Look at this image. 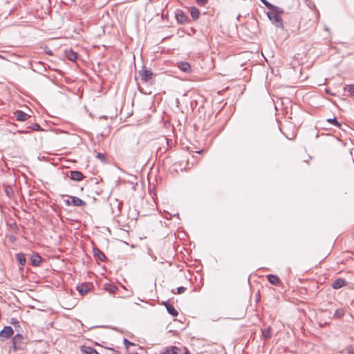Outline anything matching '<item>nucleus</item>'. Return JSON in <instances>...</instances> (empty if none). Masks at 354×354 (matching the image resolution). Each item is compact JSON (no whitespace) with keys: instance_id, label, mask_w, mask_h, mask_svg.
<instances>
[{"instance_id":"nucleus-1","label":"nucleus","mask_w":354,"mask_h":354,"mask_svg":"<svg viewBox=\"0 0 354 354\" xmlns=\"http://www.w3.org/2000/svg\"><path fill=\"white\" fill-rule=\"evenodd\" d=\"M283 12V10L281 8L276 6V9H271L267 12V15L277 27L283 28V19L280 17Z\"/></svg>"},{"instance_id":"nucleus-36","label":"nucleus","mask_w":354,"mask_h":354,"mask_svg":"<svg viewBox=\"0 0 354 354\" xmlns=\"http://www.w3.org/2000/svg\"><path fill=\"white\" fill-rule=\"evenodd\" d=\"M19 133H29V131H19Z\"/></svg>"},{"instance_id":"nucleus-30","label":"nucleus","mask_w":354,"mask_h":354,"mask_svg":"<svg viewBox=\"0 0 354 354\" xmlns=\"http://www.w3.org/2000/svg\"><path fill=\"white\" fill-rule=\"evenodd\" d=\"M348 91L349 92L351 95L354 96V84L348 85Z\"/></svg>"},{"instance_id":"nucleus-27","label":"nucleus","mask_w":354,"mask_h":354,"mask_svg":"<svg viewBox=\"0 0 354 354\" xmlns=\"http://www.w3.org/2000/svg\"><path fill=\"white\" fill-rule=\"evenodd\" d=\"M344 315V310L342 308L337 309L335 313V316L337 318H342Z\"/></svg>"},{"instance_id":"nucleus-34","label":"nucleus","mask_w":354,"mask_h":354,"mask_svg":"<svg viewBox=\"0 0 354 354\" xmlns=\"http://www.w3.org/2000/svg\"><path fill=\"white\" fill-rule=\"evenodd\" d=\"M45 53L48 55H53V51L48 48L47 46L45 47Z\"/></svg>"},{"instance_id":"nucleus-10","label":"nucleus","mask_w":354,"mask_h":354,"mask_svg":"<svg viewBox=\"0 0 354 354\" xmlns=\"http://www.w3.org/2000/svg\"><path fill=\"white\" fill-rule=\"evenodd\" d=\"M14 115L19 121H26L30 118L29 115L21 110L16 111Z\"/></svg>"},{"instance_id":"nucleus-9","label":"nucleus","mask_w":354,"mask_h":354,"mask_svg":"<svg viewBox=\"0 0 354 354\" xmlns=\"http://www.w3.org/2000/svg\"><path fill=\"white\" fill-rule=\"evenodd\" d=\"M76 288L81 295H85L90 290V286L88 283H83L78 285Z\"/></svg>"},{"instance_id":"nucleus-5","label":"nucleus","mask_w":354,"mask_h":354,"mask_svg":"<svg viewBox=\"0 0 354 354\" xmlns=\"http://www.w3.org/2000/svg\"><path fill=\"white\" fill-rule=\"evenodd\" d=\"M24 337L19 334H16L12 337V348L15 351H17L21 348L23 344Z\"/></svg>"},{"instance_id":"nucleus-33","label":"nucleus","mask_w":354,"mask_h":354,"mask_svg":"<svg viewBox=\"0 0 354 354\" xmlns=\"http://www.w3.org/2000/svg\"><path fill=\"white\" fill-rule=\"evenodd\" d=\"M124 343L125 346H126V348H128L129 346H131V345H133V343L130 342H129V341H128L127 339H124Z\"/></svg>"},{"instance_id":"nucleus-15","label":"nucleus","mask_w":354,"mask_h":354,"mask_svg":"<svg viewBox=\"0 0 354 354\" xmlns=\"http://www.w3.org/2000/svg\"><path fill=\"white\" fill-rule=\"evenodd\" d=\"M267 278H268V281L271 284L277 286H279L281 285V281L277 275L270 274L267 276Z\"/></svg>"},{"instance_id":"nucleus-20","label":"nucleus","mask_w":354,"mask_h":354,"mask_svg":"<svg viewBox=\"0 0 354 354\" xmlns=\"http://www.w3.org/2000/svg\"><path fill=\"white\" fill-rule=\"evenodd\" d=\"M262 336L265 339H270L271 337V327L268 326L262 330Z\"/></svg>"},{"instance_id":"nucleus-4","label":"nucleus","mask_w":354,"mask_h":354,"mask_svg":"<svg viewBox=\"0 0 354 354\" xmlns=\"http://www.w3.org/2000/svg\"><path fill=\"white\" fill-rule=\"evenodd\" d=\"M14 334V330L11 326H5L0 331V339L4 341L5 339L10 338Z\"/></svg>"},{"instance_id":"nucleus-11","label":"nucleus","mask_w":354,"mask_h":354,"mask_svg":"<svg viewBox=\"0 0 354 354\" xmlns=\"http://www.w3.org/2000/svg\"><path fill=\"white\" fill-rule=\"evenodd\" d=\"M64 54L66 58L70 61L75 62L77 59V53L71 48L65 50Z\"/></svg>"},{"instance_id":"nucleus-25","label":"nucleus","mask_w":354,"mask_h":354,"mask_svg":"<svg viewBox=\"0 0 354 354\" xmlns=\"http://www.w3.org/2000/svg\"><path fill=\"white\" fill-rule=\"evenodd\" d=\"M96 158L101 160L102 162H106V155L102 153H97Z\"/></svg>"},{"instance_id":"nucleus-2","label":"nucleus","mask_w":354,"mask_h":354,"mask_svg":"<svg viewBox=\"0 0 354 354\" xmlns=\"http://www.w3.org/2000/svg\"><path fill=\"white\" fill-rule=\"evenodd\" d=\"M66 203L75 207H82L86 205L85 201L76 196H69L68 199L66 201Z\"/></svg>"},{"instance_id":"nucleus-29","label":"nucleus","mask_w":354,"mask_h":354,"mask_svg":"<svg viewBox=\"0 0 354 354\" xmlns=\"http://www.w3.org/2000/svg\"><path fill=\"white\" fill-rule=\"evenodd\" d=\"M196 1L200 6H205L208 3V0H196Z\"/></svg>"},{"instance_id":"nucleus-3","label":"nucleus","mask_w":354,"mask_h":354,"mask_svg":"<svg viewBox=\"0 0 354 354\" xmlns=\"http://www.w3.org/2000/svg\"><path fill=\"white\" fill-rule=\"evenodd\" d=\"M139 74L141 77V81L142 82H150L153 76V73L151 72V70L148 69H143L142 71H139Z\"/></svg>"},{"instance_id":"nucleus-32","label":"nucleus","mask_w":354,"mask_h":354,"mask_svg":"<svg viewBox=\"0 0 354 354\" xmlns=\"http://www.w3.org/2000/svg\"><path fill=\"white\" fill-rule=\"evenodd\" d=\"M12 230L15 232H17V231L19 230V227L17 225V224L15 223H12L11 225H10Z\"/></svg>"},{"instance_id":"nucleus-38","label":"nucleus","mask_w":354,"mask_h":354,"mask_svg":"<svg viewBox=\"0 0 354 354\" xmlns=\"http://www.w3.org/2000/svg\"><path fill=\"white\" fill-rule=\"evenodd\" d=\"M185 352L183 354H189V352L187 350V348H185Z\"/></svg>"},{"instance_id":"nucleus-39","label":"nucleus","mask_w":354,"mask_h":354,"mask_svg":"<svg viewBox=\"0 0 354 354\" xmlns=\"http://www.w3.org/2000/svg\"><path fill=\"white\" fill-rule=\"evenodd\" d=\"M203 152V150H200V151H196V153H201Z\"/></svg>"},{"instance_id":"nucleus-35","label":"nucleus","mask_w":354,"mask_h":354,"mask_svg":"<svg viewBox=\"0 0 354 354\" xmlns=\"http://www.w3.org/2000/svg\"><path fill=\"white\" fill-rule=\"evenodd\" d=\"M8 240L12 243H14L16 241V237L14 235H9Z\"/></svg>"},{"instance_id":"nucleus-22","label":"nucleus","mask_w":354,"mask_h":354,"mask_svg":"<svg viewBox=\"0 0 354 354\" xmlns=\"http://www.w3.org/2000/svg\"><path fill=\"white\" fill-rule=\"evenodd\" d=\"M327 122L337 127H340L341 126V124L338 122L336 118L327 119Z\"/></svg>"},{"instance_id":"nucleus-17","label":"nucleus","mask_w":354,"mask_h":354,"mask_svg":"<svg viewBox=\"0 0 354 354\" xmlns=\"http://www.w3.org/2000/svg\"><path fill=\"white\" fill-rule=\"evenodd\" d=\"M178 68L183 72L189 73L191 71V66L187 62H181L178 64Z\"/></svg>"},{"instance_id":"nucleus-12","label":"nucleus","mask_w":354,"mask_h":354,"mask_svg":"<svg viewBox=\"0 0 354 354\" xmlns=\"http://www.w3.org/2000/svg\"><path fill=\"white\" fill-rule=\"evenodd\" d=\"M70 178L75 181H81L82 180L85 176L84 174L79 171H71V176Z\"/></svg>"},{"instance_id":"nucleus-31","label":"nucleus","mask_w":354,"mask_h":354,"mask_svg":"<svg viewBox=\"0 0 354 354\" xmlns=\"http://www.w3.org/2000/svg\"><path fill=\"white\" fill-rule=\"evenodd\" d=\"M186 290V288L183 287V286H180V287H178L177 288V294H182L183 292H184Z\"/></svg>"},{"instance_id":"nucleus-6","label":"nucleus","mask_w":354,"mask_h":354,"mask_svg":"<svg viewBox=\"0 0 354 354\" xmlns=\"http://www.w3.org/2000/svg\"><path fill=\"white\" fill-rule=\"evenodd\" d=\"M176 19L177 21L181 24H185L187 22L188 18L185 14V12L182 10H177L176 12Z\"/></svg>"},{"instance_id":"nucleus-16","label":"nucleus","mask_w":354,"mask_h":354,"mask_svg":"<svg viewBox=\"0 0 354 354\" xmlns=\"http://www.w3.org/2000/svg\"><path fill=\"white\" fill-rule=\"evenodd\" d=\"M164 305L167 308L168 313H169L173 317H176L178 315V312L175 309V308L169 304L167 301L164 302Z\"/></svg>"},{"instance_id":"nucleus-37","label":"nucleus","mask_w":354,"mask_h":354,"mask_svg":"<svg viewBox=\"0 0 354 354\" xmlns=\"http://www.w3.org/2000/svg\"><path fill=\"white\" fill-rule=\"evenodd\" d=\"M349 353H350V354H354V348H351V349L349 351Z\"/></svg>"},{"instance_id":"nucleus-23","label":"nucleus","mask_w":354,"mask_h":354,"mask_svg":"<svg viewBox=\"0 0 354 354\" xmlns=\"http://www.w3.org/2000/svg\"><path fill=\"white\" fill-rule=\"evenodd\" d=\"M261 1L262 2V3L268 8L270 10L271 9H276V6L272 5V3H270V2H268V1L266 0H261Z\"/></svg>"},{"instance_id":"nucleus-40","label":"nucleus","mask_w":354,"mask_h":354,"mask_svg":"<svg viewBox=\"0 0 354 354\" xmlns=\"http://www.w3.org/2000/svg\"><path fill=\"white\" fill-rule=\"evenodd\" d=\"M0 57L3 58V57L0 55Z\"/></svg>"},{"instance_id":"nucleus-13","label":"nucleus","mask_w":354,"mask_h":354,"mask_svg":"<svg viewBox=\"0 0 354 354\" xmlns=\"http://www.w3.org/2000/svg\"><path fill=\"white\" fill-rule=\"evenodd\" d=\"M42 261L41 257L37 253H35L31 256L30 262L33 266H40Z\"/></svg>"},{"instance_id":"nucleus-7","label":"nucleus","mask_w":354,"mask_h":354,"mask_svg":"<svg viewBox=\"0 0 354 354\" xmlns=\"http://www.w3.org/2000/svg\"><path fill=\"white\" fill-rule=\"evenodd\" d=\"M180 351V349L177 346H168L163 348L160 354H178Z\"/></svg>"},{"instance_id":"nucleus-14","label":"nucleus","mask_w":354,"mask_h":354,"mask_svg":"<svg viewBox=\"0 0 354 354\" xmlns=\"http://www.w3.org/2000/svg\"><path fill=\"white\" fill-rule=\"evenodd\" d=\"M346 281H345V279L342 278H338L333 282L331 286L333 289L337 290L346 286Z\"/></svg>"},{"instance_id":"nucleus-8","label":"nucleus","mask_w":354,"mask_h":354,"mask_svg":"<svg viewBox=\"0 0 354 354\" xmlns=\"http://www.w3.org/2000/svg\"><path fill=\"white\" fill-rule=\"evenodd\" d=\"M93 255L97 259H98L102 262H105L107 259V258H106V255L104 254V252L102 251H101L97 248H93Z\"/></svg>"},{"instance_id":"nucleus-24","label":"nucleus","mask_w":354,"mask_h":354,"mask_svg":"<svg viewBox=\"0 0 354 354\" xmlns=\"http://www.w3.org/2000/svg\"><path fill=\"white\" fill-rule=\"evenodd\" d=\"M5 192L8 197H12L14 194L13 189L10 186H6L5 188Z\"/></svg>"},{"instance_id":"nucleus-19","label":"nucleus","mask_w":354,"mask_h":354,"mask_svg":"<svg viewBox=\"0 0 354 354\" xmlns=\"http://www.w3.org/2000/svg\"><path fill=\"white\" fill-rule=\"evenodd\" d=\"M104 289L109 292V293H115L118 290V288L115 285L112 283H106L104 284Z\"/></svg>"},{"instance_id":"nucleus-26","label":"nucleus","mask_w":354,"mask_h":354,"mask_svg":"<svg viewBox=\"0 0 354 354\" xmlns=\"http://www.w3.org/2000/svg\"><path fill=\"white\" fill-rule=\"evenodd\" d=\"M28 129H30L32 131H41V127L37 123H34L32 125L28 127Z\"/></svg>"},{"instance_id":"nucleus-28","label":"nucleus","mask_w":354,"mask_h":354,"mask_svg":"<svg viewBox=\"0 0 354 354\" xmlns=\"http://www.w3.org/2000/svg\"><path fill=\"white\" fill-rule=\"evenodd\" d=\"M10 323L16 327H20L19 322L17 318L13 317L10 319Z\"/></svg>"},{"instance_id":"nucleus-21","label":"nucleus","mask_w":354,"mask_h":354,"mask_svg":"<svg viewBox=\"0 0 354 354\" xmlns=\"http://www.w3.org/2000/svg\"><path fill=\"white\" fill-rule=\"evenodd\" d=\"M191 16L194 20H196L199 18L200 12L196 7H192L191 8Z\"/></svg>"},{"instance_id":"nucleus-18","label":"nucleus","mask_w":354,"mask_h":354,"mask_svg":"<svg viewBox=\"0 0 354 354\" xmlns=\"http://www.w3.org/2000/svg\"><path fill=\"white\" fill-rule=\"evenodd\" d=\"M15 259L20 266H24L26 265V259L25 254L24 253L16 254Z\"/></svg>"}]
</instances>
